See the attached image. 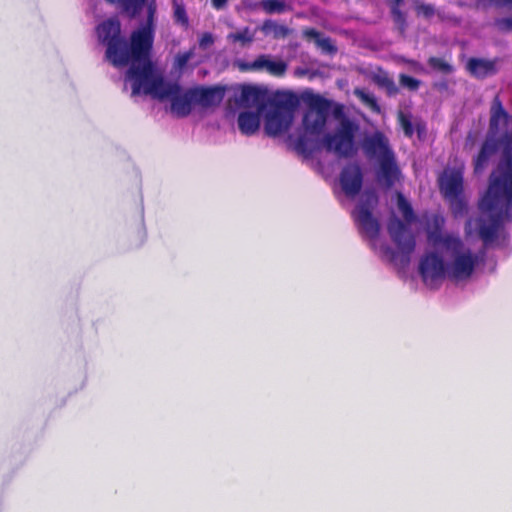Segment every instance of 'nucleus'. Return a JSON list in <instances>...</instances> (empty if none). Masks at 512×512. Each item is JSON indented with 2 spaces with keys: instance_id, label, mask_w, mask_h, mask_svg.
Instances as JSON below:
<instances>
[{
  "instance_id": "1",
  "label": "nucleus",
  "mask_w": 512,
  "mask_h": 512,
  "mask_svg": "<svg viewBox=\"0 0 512 512\" xmlns=\"http://www.w3.org/2000/svg\"><path fill=\"white\" fill-rule=\"evenodd\" d=\"M126 78L131 82L132 96L143 94L160 101L170 99L172 113L180 118L191 113L192 105L195 103L192 88L181 94V87L177 83L166 82L157 72L154 63H148L140 69H128Z\"/></svg>"
},
{
  "instance_id": "2",
  "label": "nucleus",
  "mask_w": 512,
  "mask_h": 512,
  "mask_svg": "<svg viewBox=\"0 0 512 512\" xmlns=\"http://www.w3.org/2000/svg\"><path fill=\"white\" fill-rule=\"evenodd\" d=\"M511 205L512 167H508L502 178H490L488 189L479 201V209L488 214V220L480 218L478 225L479 237L485 245L496 240Z\"/></svg>"
},
{
  "instance_id": "3",
  "label": "nucleus",
  "mask_w": 512,
  "mask_h": 512,
  "mask_svg": "<svg viewBox=\"0 0 512 512\" xmlns=\"http://www.w3.org/2000/svg\"><path fill=\"white\" fill-rule=\"evenodd\" d=\"M99 42L106 47L105 58L114 67L141 68L146 65V55L136 54L132 46V33L129 42L122 36L121 23L113 17L102 21L96 27Z\"/></svg>"
},
{
  "instance_id": "4",
  "label": "nucleus",
  "mask_w": 512,
  "mask_h": 512,
  "mask_svg": "<svg viewBox=\"0 0 512 512\" xmlns=\"http://www.w3.org/2000/svg\"><path fill=\"white\" fill-rule=\"evenodd\" d=\"M309 108L302 120L304 134L300 135L295 143L296 150L306 156H311L317 149V144L309 136H319L327 123L331 102L320 96L312 95L308 101Z\"/></svg>"
},
{
  "instance_id": "5",
  "label": "nucleus",
  "mask_w": 512,
  "mask_h": 512,
  "mask_svg": "<svg viewBox=\"0 0 512 512\" xmlns=\"http://www.w3.org/2000/svg\"><path fill=\"white\" fill-rule=\"evenodd\" d=\"M379 204V197L374 190L366 189L360 196L351 217L360 234L370 240L378 238L381 225L373 212Z\"/></svg>"
},
{
  "instance_id": "6",
  "label": "nucleus",
  "mask_w": 512,
  "mask_h": 512,
  "mask_svg": "<svg viewBox=\"0 0 512 512\" xmlns=\"http://www.w3.org/2000/svg\"><path fill=\"white\" fill-rule=\"evenodd\" d=\"M358 131V125L343 116L336 131L327 133L322 139V144L326 151L334 152L337 156L348 158L355 151V135Z\"/></svg>"
},
{
  "instance_id": "7",
  "label": "nucleus",
  "mask_w": 512,
  "mask_h": 512,
  "mask_svg": "<svg viewBox=\"0 0 512 512\" xmlns=\"http://www.w3.org/2000/svg\"><path fill=\"white\" fill-rule=\"evenodd\" d=\"M387 231L398 249V251L390 250L391 260L396 262L399 259L402 265H407L416 246L414 235L409 232L406 223L395 216L389 219Z\"/></svg>"
},
{
  "instance_id": "8",
  "label": "nucleus",
  "mask_w": 512,
  "mask_h": 512,
  "mask_svg": "<svg viewBox=\"0 0 512 512\" xmlns=\"http://www.w3.org/2000/svg\"><path fill=\"white\" fill-rule=\"evenodd\" d=\"M156 12V3L151 1L147 5V17L145 23H143L136 30L132 31L133 50L137 55H146V65L148 63H153L151 55L155 38Z\"/></svg>"
},
{
  "instance_id": "9",
  "label": "nucleus",
  "mask_w": 512,
  "mask_h": 512,
  "mask_svg": "<svg viewBox=\"0 0 512 512\" xmlns=\"http://www.w3.org/2000/svg\"><path fill=\"white\" fill-rule=\"evenodd\" d=\"M453 257L448 263V278L453 281L466 280L471 277L478 263V258L465 248L464 243L456 251L453 249H444Z\"/></svg>"
},
{
  "instance_id": "10",
  "label": "nucleus",
  "mask_w": 512,
  "mask_h": 512,
  "mask_svg": "<svg viewBox=\"0 0 512 512\" xmlns=\"http://www.w3.org/2000/svg\"><path fill=\"white\" fill-rule=\"evenodd\" d=\"M294 104L289 101L277 100L265 116L264 129L269 136H278L291 125Z\"/></svg>"
},
{
  "instance_id": "11",
  "label": "nucleus",
  "mask_w": 512,
  "mask_h": 512,
  "mask_svg": "<svg viewBox=\"0 0 512 512\" xmlns=\"http://www.w3.org/2000/svg\"><path fill=\"white\" fill-rule=\"evenodd\" d=\"M419 273L428 287L438 288L440 282L448 278V263L436 252L427 253L420 260Z\"/></svg>"
},
{
  "instance_id": "12",
  "label": "nucleus",
  "mask_w": 512,
  "mask_h": 512,
  "mask_svg": "<svg viewBox=\"0 0 512 512\" xmlns=\"http://www.w3.org/2000/svg\"><path fill=\"white\" fill-rule=\"evenodd\" d=\"M441 191L449 200L455 216L463 214L466 203L463 199V174L460 170H453L444 181L441 182Z\"/></svg>"
},
{
  "instance_id": "13",
  "label": "nucleus",
  "mask_w": 512,
  "mask_h": 512,
  "mask_svg": "<svg viewBox=\"0 0 512 512\" xmlns=\"http://www.w3.org/2000/svg\"><path fill=\"white\" fill-rule=\"evenodd\" d=\"M445 220L439 214L432 215L426 224V233L428 240L434 245H441L444 249L457 250L462 245V239L455 234H443Z\"/></svg>"
},
{
  "instance_id": "14",
  "label": "nucleus",
  "mask_w": 512,
  "mask_h": 512,
  "mask_svg": "<svg viewBox=\"0 0 512 512\" xmlns=\"http://www.w3.org/2000/svg\"><path fill=\"white\" fill-rule=\"evenodd\" d=\"M362 148L368 158L378 163L395 156L389 139L381 131H375L372 135L365 137Z\"/></svg>"
},
{
  "instance_id": "15",
  "label": "nucleus",
  "mask_w": 512,
  "mask_h": 512,
  "mask_svg": "<svg viewBox=\"0 0 512 512\" xmlns=\"http://www.w3.org/2000/svg\"><path fill=\"white\" fill-rule=\"evenodd\" d=\"M363 180V171L357 162L345 165L339 175L341 189L351 199L355 198L362 190Z\"/></svg>"
},
{
  "instance_id": "16",
  "label": "nucleus",
  "mask_w": 512,
  "mask_h": 512,
  "mask_svg": "<svg viewBox=\"0 0 512 512\" xmlns=\"http://www.w3.org/2000/svg\"><path fill=\"white\" fill-rule=\"evenodd\" d=\"M501 147V142L494 136H487L480 146L478 153L473 158L474 174H482L489 164L497 156Z\"/></svg>"
},
{
  "instance_id": "17",
  "label": "nucleus",
  "mask_w": 512,
  "mask_h": 512,
  "mask_svg": "<svg viewBox=\"0 0 512 512\" xmlns=\"http://www.w3.org/2000/svg\"><path fill=\"white\" fill-rule=\"evenodd\" d=\"M239 68L241 71L265 69L272 76L282 77L287 71V64L282 60L273 61L267 55H260L251 63H240Z\"/></svg>"
},
{
  "instance_id": "18",
  "label": "nucleus",
  "mask_w": 512,
  "mask_h": 512,
  "mask_svg": "<svg viewBox=\"0 0 512 512\" xmlns=\"http://www.w3.org/2000/svg\"><path fill=\"white\" fill-rule=\"evenodd\" d=\"M195 103L208 108L219 105L225 94V88L221 86L192 88Z\"/></svg>"
},
{
  "instance_id": "19",
  "label": "nucleus",
  "mask_w": 512,
  "mask_h": 512,
  "mask_svg": "<svg viewBox=\"0 0 512 512\" xmlns=\"http://www.w3.org/2000/svg\"><path fill=\"white\" fill-rule=\"evenodd\" d=\"M379 169L377 172V179L382 183L385 188H392L401 176V170L397 165L396 157L393 156L389 159L378 163Z\"/></svg>"
},
{
  "instance_id": "20",
  "label": "nucleus",
  "mask_w": 512,
  "mask_h": 512,
  "mask_svg": "<svg viewBox=\"0 0 512 512\" xmlns=\"http://www.w3.org/2000/svg\"><path fill=\"white\" fill-rule=\"evenodd\" d=\"M496 63V59L491 60L472 57L467 61L466 70L476 79H485L497 73L498 69Z\"/></svg>"
},
{
  "instance_id": "21",
  "label": "nucleus",
  "mask_w": 512,
  "mask_h": 512,
  "mask_svg": "<svg viewBox=\"0 0 512 512\" xmlns=\"http://www.w3.org/2000/svg\"><path fill=\"white\" fill-rule=\"evenodd\" d=\"M239 104L245 108H257V111H263L266 107L265 93L258 87L244 85L241 89Z\"/></svg>"
},
{
  "instance_id": "22",
  "label": "nucleus",
  "mask_w": 512,
  "mask_h": 512,
  "mask_svg": "<svg viewBox=\"0 0 512 512\" xmlns=\"http://www.w3.org/2000/svg\"><path fill=\"white\" fill-rule=\"evenodd\" d=\"M262 111H244L238 115V127L242 134L251 136L255 134L260 127V114Z\"/></svg>"
},
{
  "instance_id": "23",
  "label": "nucleus",
  "mask_w": 512,
  "mask_h": 512,
  "mask_svg": "<svg viewBox=\"0 0 512 512\" xmlns=\"http://www.w3.org/2000/svg\"><path fill=\"white\" fill-rule=\"evenodd\" d=\"M306 36L313 38L319 48L322 49L323 52L328 54H335L337 52V47L333 44V41L329 37H322L321 33L316 29H309L305 32Z\"/></svg>"
},
{
  "instance_id": "24",
  "label": "nucleus",
  "mask_w": 512,
  "mask_h": 512,
  "mask_svg": "<svg viewBox=\"0 0 512 512\" xmlns=\"http://www.w3.org/2000/svg\"><path fill=\"white\" fill-rule=\"evenodd\" d=\"M262 31L266 35H272L275 39L285 38L290 30L287 26L278 24L273 20H266L262 25Z\"/></svg>"
},
{
  "instance_id": "25",
  "label": "nucleus",
  "mask_w": 512,
  "mask_h": 512,
  "mask_svg": "<svg viewBox=\"0 0 512 512\" xmlns=\"http://www.w3.org/2000/svg\"><path fill=\"white\" fill-rule=\"evenodd\" d=\"M354 95L361 101L362 104L368 107L371 111L375 113L381 112V107L378 104V101L374 94L368 92L363 88H356L354 90Z\"/></svg>"
},
{
  "instance_id": "26",
  "label": "nucleus",
  "mask_w": 512,
  "mask_h": 512,
  "mask_svg": "<svg viewBox=\"0 0 512 512\" xmlns=\"http://www.w3.org/2000/svg\"><path fill=\"white\" fill-rule=\"evenodd\" d=\"M110 4H120L123 11L128 13L131 18L137 16L146 0H105Z\"/></svg>"
},
{
  "instance_id": "27",
  "label": "nucleus",
  "mask_w": 512,
  "mask_h": 512,
  "mask_svg": "<svg viewBox=\"0 0 512 512\" xmlns=\"http://www.w3.org/2000/svg\"><path fill=\"white\" fill-rule=\"evenodd\" d=\"M373 81L379 87L384 88L388 96H394L398 93V87L396 86L394 80L389 77L386 72H381L374 75Z\"/></svg>"
},
{
  "instance_id": "28",
  "label": "nucleus",
  "mask_w": 512,
  "mask_h": 512,
  "mask_svg": "<svg viewBox=\"0 0 512 512\" xmlns=\"http://www.w3.org/2000/svg\"><path fill=\"white\" fill-rule=\"evenodd\" d=\"M507 118L508 113L503 108L501 101L498 98H495L491 109L490 130H497L499 127V121L501 119L506 120Z\"/></svg>"
},
{
  "instance_id": "29",
  "label": "nucleus",
  "mask_w": 512,
  "mask_h": 512,
  "mask_svg": "<svg viewBox=\"0 0 512 512\" xmlns=\"http://www.w3.org/2000/svg\"><path fill=\"white\" fill-rule=\"evenodd\" d=\"M427 64L433 71L444 75L452 74L455 70L452 64L447 62L445 59L436 56L429 57Z\"/></svg>"
},
{
  "instance_id": "30",
  "label": "nucleus",
  "mask_w": 512,
  "mask_h": 512,
  "mask_svg": "<svg viewBox=\"0 0 512 512\" xmlns=\"http://www.w3.org/2000/svg\"><path fill=\"white\" fill-rule=\"evenodd\" d=\"M397 205L407 224H410L415 221L416 217L413 208L401 192L397 193Z\"/></svg>"
},
{
  "instance_id": "31",
  "label": "nucleus",
  "mask_w": 512,
  "mask_h": 512,
  "mask_svg": "<svg viewBox=\"0 0 512 512\" xmlns=\"http://www.w3.org/2000/svg\"><path fill=\"white\" fill-rule=\"evenodd\" d=\"M260 6L267 14H281L286 10V3L283 0H262Z\"/></svg>"
},
{
  "instance_id": "32",
  "label": "nucleus",
  "mask_w": 512,
  "mask_h": 512,
  "mask_svg": "<svg viewBox=\"0 0 512 512\" xmlns=\"http://www.w3.org/2000/svg\"><path fill=\"white\" fill-rule=\"evenodd\" d=\"M195 55V47L190 48L188 51L180 52L175 56L174 60V68L183 71L189 60L192 59Z\"/></svg>"
},
{
  "instance_id": "33",
  "label": "nucleus",
  "mask_w": 512,
  "mask_h": 512,
  "mask_svg": "<svg viewBox=\"0 0 512 512\" xmlns=\"http://www.w3.org/2000/svg\"><path fill=\"white\" fill-rule=\"evenodd\" d=\"M228 38L233 42H240L242 46H246L253 42L254 36L250 32L249 28L246 27L241 31L229 34Z\"/></svg>"
},
{
  "instance_id": "34",
  "label": "nucleus",
  "mask_w": 512,
  "mask_h": 512,
  "mask_svg": "<svg viewBox=\"0 0 512 512\" xmlns=\"http://www.w3.org/2000/svg\"><path fill=\"white\" fill-rule=\"evenodd\" d=\"M397 118H398V123L404 132V135L407 138H412V136L414 135V128H413V124L411 121V116L408 114H405L402 111H399Z\"/></svg>"
},
{
  "instance_id": "35",
  "label": "nucleus",
  "mask_w": 512,
  "mask_h": 512,
  "mask_svg": "<svg viewBox=\"0 0 512 512\" xmlns=\"http://www.w3.org/2000/svg\"><path fill=\"white\" fill-rule=\"evenodd\" d=\"M393 21L401 34H404L407 28L405 14L398 7H391Z\"/></svg>"
},
{
  "instance_id": "36",
  "label": "nucleus",
  "mask_w": 512,
  "mask_h": 512,
  "mask_svg": "<svg viewBox=\"0 0 512 512\" xmlns=\"http://www.w3.org/2000/svg\"><path fill=\"white\" fill-rule=\"evenodd\" d=\"M174 20L176 23H179L183 27L187 28L189 26V18L186 13V9L184 5L174 3Z\"/></svg>"
},
{
  "instance_id": "37",
  "label": "nucleus",
  "mask_w": 512,
  "mask_h": 512,
  "mask_svg": "<svg viewBox=\"0 0 512 512\" xmlns=\"http://www.w3.org/2000/svg\"><path fill=\"white\" fill-rule=\"evenodd\" d=\"M399 82L402 86L408 88L411 91L417 90L421 84L420 80L406 74H400Z\"/></svg>"
},
{
  "instance_id": "38",
  "label": "nucleus",
  "mask_w": 512,
  "mask_h": 512,
  "mask_svg": "<svg viewBox=\"0 0 512 512\" xmlns=\"http://www.w3.org/2000/svg\"><path fill=\"white\" fill-rule=\"evenodd\" d=\"M508 167H512V155L506 156L505 160L498 164L497 166V175L492 173L490 178H502L503 175L508 171Z\"/></svg>"
},
{
  "instance_id": "39",
  "label": "nucleus",
  "mask_w": 512,
  "mask_h": 512,
  "mask_svg": "<svg viewBox=\"0 0 512 512\" xmlns=\"http://www.w3.org/2000/svg\"><path fill=\"white\" fill-rule=\"evenodd\" d=\"M417 14L423 15L425 18H430L435 13V8L431 4L417 3L415 6Z\"/></svg>"
},
{
  "instance_id": "40",
  "label": "nucleus",
  "mask_w": 512,
  "mask_h": 512,
  "mask_svg": "<svg viewBox=\"0 0 512 512\" xmlns=\"http://www.w3.org/2000/svg\"><path fill=\"white\" fill-rule=\"evenodd\" d=\"M495 25L502 31H512V15L497 19Z\"/></svg>"
},
{
  "instance_id": "41",
  "label": "nucleus",
  "mask_w": 512,
  "mask_h": 512,
  "mask_svg": "<svg viewBox=\"0 0 512 512\" xmlns=\"http://www.w3.org/2000/svg\"><path fill=\"white\" fill-rule=\"evenodd\" d=\"M214 43L213 35L209 32L203 33L199 39V47L201 49H206L208 46Z\"/></svg>"
},
{
  "instance_id": "42",
  "label": "nucleus",
  "mask_w": 512,
  "mask_h": 512,
  "mask_svg": "<svg viewBox=\"0 0 512 512\" xmlns=\"http://www.w3.org/2000/svg\"><path fill=\"white\" fill-rule=\"evenodd\" d=\"M433 88L439 92H444L449 89V83L447 80H440L433 83Z\"/></svg>"
},
{
  "instance_id": "43",
  "label": "nucleus",
  "mask_w": 512,
  "mask_h": 512,
  "mask_svg": "<svg viewBox=\"0 0 512 512\" xmlns=\"http://www.w3.org/2000/svg\"><path fill=\"white\" fill-rule=\"evenodd\" d=\"M243 5L245 6L246 9H248L250 11L256 10L259 7H261L260 2L258 3V2H252V1H244Z\"/></svg>"
},
{
  "instance_id": "44",
  "label": "nucleus",
  "mask_w": 512,
  "mask_h": 512,
  "mask_svg": "<svg viewBox=\"0 0 512 512\" xmlns=\"http://www.w3.org/2000/svg\"><path fill=\"white\" fill-rule=\"evenodd\" d=\"M212 5L215 9L219 10L222 9L226 4L228 0H211Z\"/></svg>"
},
{
  "instance_id": "45",
  "label": "nucleus",
  "mask_w": 512,
  "mask_h": 512,
  "mask_svg": "<svg viewBox=\"0 0 512 512\" xmlns=\"http://www.w3.org/2000/svg\"><path fill=\"white\" fill-rule=\"evenodd\" d=\"M342 114H343L342 107H341V106H337V107H336V109H335V111H334V115H335L336 117H339V116H341Z\"/></svg>"
},
{
  "instance_id": "46",
  "label": "nucleus",
  "mask_w": 512,
  "mask_h": 512,
  "mask_svg": "<svg viewBox=\"0 0 512 512\" xmlns=\"http://www.w3.org/2000/svg\"><path fill=\"white\" fill-rule=\"evenodd\" d=\"M403 3V0H392L391 7H398Z\"/></svg>"
},
{
  "instance_id": "47",
  "label": "nucleus",
  "mask_w": 512,
  "mask_h": 512,
  "mask_svg": "<svg viewBox=\"0 0 512 512\" xmlns=\"http://www.w3.org/2000/svg\"><path fill=\"white\" fill-rule=\"evenodd\" d=\"M507 3L512 4V0H505Z\"/></svg>"
}]
</instances>
